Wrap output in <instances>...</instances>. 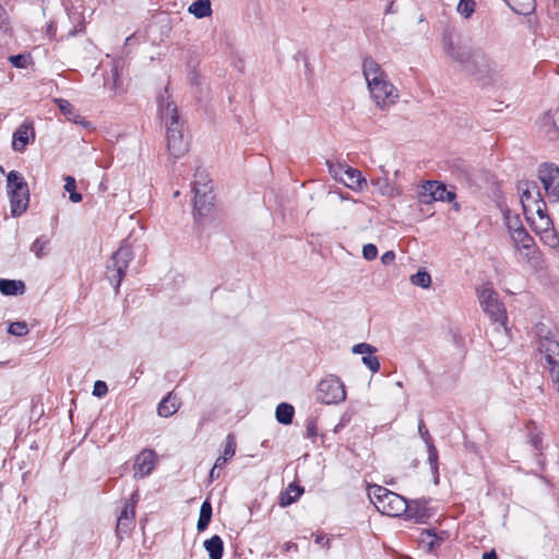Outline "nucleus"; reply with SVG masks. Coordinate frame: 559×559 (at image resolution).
Segmentation results:
<instances>
[{
	"label": "nucleus",
	"instance_id": "f257e3e1",
	"mask_svg": "<svg viewBox=\"0 0 559 559\" xmlns=\"http://www.w3.org/2000/svg\"><path fill=\"white\" fill-rule=\"evenodd\" d=\"M361 68L369 96L376 107L386 110L394 106L400 99V92L382 67L371 57H367L362 60Z\"/></svg>",
	"mask_w": 559,
	"mask_h": 559
},
{
	"label": "nucleus",
	"instance_id": "f03ea898",
	"mask_svg": "<svg viewBox=\"0 0 559 559\" xmlns=\"http://www.w3.org/2000/svg\"><path fill=\"white\" fill-rule=\"evenodd\" d=\"M158 114L166 128L168 152L175 158H180L188 152L189 142L183 133V122L178 108L169 96L159 97Z\"/></svg>",
	"mask_w": 559,
	"mask_h": 559
},
{
	"label": "nucleus",
	"instance_id": "7ed1b4c3",
	"mask_svg": "<svg viewBox=\"0 0 559 559\" xmlns=\"http://www.w3.org/2000/svg\"><path fill=\"white\" fill-rule=\"evenodd\" d=\"M368 497L376 509L382 514L389 516H401L406 514L407 518H416L406 499L396 492L389 490L379 485L368 487Z\"/></svg>",
	"mask_w": 559,
	"mask_h": 559
},
{
	"label": "nucleus",
	"instance_id": "20e7f679",
	"mask_svg": "<svg viewBox=\"0 0 559 559\" xmlns=\"http://www.w3.org/2000/svg\"><path fill=\"white\" fill-rule=\"evenodd\" d=\"M535 346L537 352L545 359L552 381L559 391V340L557 332L545 324L535 328Z\"/></svg>",
	"mask_w": 559,
	"mask_h": 559
},
{
	"label": "nucleus",
	"instance_id": "39448f33",
	"mask_svg": "<svg viewBox=\"0 0 559 559\" xmlns=\"http://www.w3.org/2000/svg\"><path fill=\"white\" fill-rule=\"evenodd\" d=\"M468 73L481 85H502L507 76L506 68L481 50L475 55L474 63Z\"/></svg>",
	"mask_w": 559,
	"mask_h": 559
},
{
	"label": "nucleus",
	"instance_id": "423d86ee",
	"mask_svg": "<svg viewBox=\"0 0 559 559\" xmlns=\"http://www.w3.org/2000/svg\"><path fill=\"white\" fill-rule=\"evenodd\" d=\"M194 217L198 222L209 217L214 212L211 179L206 174L198 173L193 182Z\"/></svg>",
	"mask_w": 559,
	"mask_h": 559
},
{
	"label": "nucleus",
	"instance_id": "0eeeda50",
	"mask_svg": "<svg viewBox=\"0 0 559 559\" xmlns=\"http://www.w3.org/2000/svg\"><path fill=\"white\" fill-rule=\"evenodd\" d=\"M7 188L10 199L12 216L23 214L29 202V190L24 177L15 170H11L7 176Z\"/></svg>",
	"mask_w": 559,
	"mask_h": 559
},
{
	"label": "nucleus",
	"instance_id": "6e6552de",
	"mask_svg": "<svg viewBox=\"0 0 559 559\" xmlns=\"http://www.w3.org/2000/svg\"><path fill=\"white\" fill-rule=\"evenodd\" d=\"M479 304L483 310L493 322H499L506 329L507 313L502 302L499 301L497 293L491 285L483 284L477 289Z\"/></svg>",
	"mask_w": 559,
	"mask_h": 559
},
{
	"label": "nucleus",
	"instance_id": "1a4fd4ad",
	"mask_svg": "<svg viewBox=\"0 0 559 559\" xmlns=\"http://www.w3.org/2000/svg\"><path fill=\"white\" fill-rule=\"evenodd\" d=\"M443 49L450 59L460 63L467 72H469L474 63L475 55L479 52V49H473L467 44L460 39H454L452 36L444 37Z\"/></svg>",
	"mask_w": 559,
	"mask_h": 559
},
{
	"label": "nucleus",
	"instance_id": "9d476101",
	"mask_svg": "<svg viewBox=\"0 0 559 559\" xmlns=\"http://www.w3.org/2000/svg\"><path fill=\"white\" fill-rule=\"evenodd\" d=\"M532 229L539 236L540 240L550 248L559 246V237L554 228L549 215L544 210L542 213H535L525 217Z\"/></svg>",
	"mask_w": 559,
	"mask_h": 559
},
{
	"label": "nucleus",
	"instance_id": "9b49d317",
	"mask_svg": "<svg viewBox=\"0 0 559 559\" xmlns=\"http://www.w3.org/2000/svg\"><path fill=\"white\" fill-rule=\"evenodd\" d=\"M317 399L323 404H340L346 399V390L342 380L336 376L322 379L317 388Z\"/></svg>",
	"mask_w": 559,
	"mask_h": 559
},
{
	"label": "nucleus",
	"instance_id": "f8f14e48",
	"mask_svg": "<svg viewBox=\"0 0 559 559\" xmlns=\"http://www.w3.org/2000/svg\"><path fill=\"white\" fill-rule=\"evenodd\" d=\"M417 198L423 204L452 202L455 199V193L448 191L447 186L440 181L427 180L418 186Z\"/></svg>",
	"mask_w": 559,
	"mask_h": 559
},
{
	"label": "nucleus",
	"instance_id": "ddd939ff",
	"mask_svg": "<svg viewBox=\"0 0 559 559\" xmlns=\"http://www.w3.org/2000/svg\"><path fill=\"white\" fill-rule=\"evenodd\" d=\"M329 170L335 179L342 181L353 191L360 192L367 188V179L362 176L361 171L356 168L345 164H329Z\"/></svg>",
	"mask_w": 559,
	"mask_h": 559
},
{
	"label": "nucleus",
	"instance_id": "4468645a",
	"mask_svg": "<svg viewBox=\"0 0 559 559\" xmlns=\"http://www.w3.org/2000/svg\"><path fill=\"white\" fill-rule=\"evenodd\" d=\"M519 190L521 191V203L525 217L546 210V203L535 182H522Z\"/></svg>",
	"mask_w": 559,
	"mask_h": 559
},
{
	"label": "nucleus",
	"instance_id": "2eb2a0df",
	"mask_svg": "<svg viewBox=\"0 0 559 559\" xmlns=\"http://www.w3.org/2000/svg\"><path fill=\"white\" fill-rule=\"evenodd\" d=\"M538 179L549 201H559V167L547 163L540 165L538 168Z\"/></svg>",
	"mask_w": 559,
	"mask_h": 559
},
{
	"label": "nucleus",
	"instance_id": "dca6fc26",
	"mask_svg": "<svg viewBox=\"0 0 559 559\" xmlns=\"http://www.w3.org/2000/svg\"><path fill=\"white\" fill-rule=\"evenodd\" d=\"M131 261V251L126 247H120L111 257L108 265L109 280L115 283L116 288L119 287L124 277L126 271Z\"/></svg>",
	"mask_w": 559,
	"mask_h": 559
},
{
	"label": "nucleus",
	"instance_id": "f3484780",
	"mask_svg": "<svg viewBox=\"0 0 559 559\" xmlns=\"http://www.w3.org/2000/svg\"><path fill=\"white\" fill-rule=\"evenodd\" d=\"M35 132L32 123H22L13 133L12 146L14 151L23 152L31 140H34Z\"/></svg>",
	"mask_w": 559,
	"mask_h": 559
},
{
	"label": "nucleus",
	"instance_id": "a211bd4d",
	"mask_svg": "<svg viewBox=\"0 0 559 559\" xmlns=\"http://www.w3.org/2000/svg\"><path fill=\"white\" fill-rule=\"evenodd\" d=\"M155 466V453L151 450L142 451L135 459L134 462V476L145 477L147 476Z\"/></svg>",
	"mask_w": 559,
	"mask_h": 559
},
{
	"label": "nucleus",
	"instance_id": "6ab92c4d",
	"mask_svg": "<svg viewBox=\"0 0 559 559\" xmlns=\"http://www.w3.org/2000/svg\"><path fill=\"white\" fill-rule=\"evenodd\" d=\"M134 504L127 503L117 521V535L119 538H122L124 534L129 533L134 526Z\"/></svg>",
	"mask_w": 559,
	"mask_h": 559
},
{
	"label": "nucleus",
	"instance_id": "aec40b11",
	"mask_svg": "<svg viewBox=\"0 0 559 559\" xmlns=\"http://www.w3.org/2000/svg\"><path fill=\"white\" fill-rule=\"evenodd\" d=\"M371 183L378 189L380 194L392 199L397 198L403 193L402 189L391 182L388 177L374 179Z\"/></svg>",
	"mask_w": 559,
	"mask_h": 559
},
{
	"label": "nucleus",
	"instance_id": "412c9836",
	"mask_svg": "<svg viewBox=\"0 0 559 559\" xmlns=\"http://www.w3.org/2000/svg\"><path fill=\"white\" fill-rule=\"evenodd\" d=\"M236 448H237L236 438L234 435L229 433L226 437V443H225L224 451H223L222 455H219L215 461V468H223L225 466V464L235 456Z\"/></svg>",
	"mask_w": 559,
	"mask_h": 559
},
{
	"label": "nucleus",
	"instance_id": "4be33fe9",
	"mask_svg": "<svg viewBox=\"0 0 559 559\" xmlns=\"http://www.w3.org/2000/svg\"><path fill=\"white\" fill-rule=\"evenodd\" d=\"M304 488L296 485L295 483H292L287 486L285 491L281 492L278 497V504L282 508L288 507L292 503L296 502L299 497L302 495Z\"/></svg>",
	"mask_w": 559,
	"mask_h": 559
},
{
	"label": "nucleus",
	"instance_id": "5701e85b",
	"mask_svg": "<svg viewBox=\"0 0 559 559\" xmlns=\"http://www.w3.org/2000/svg\"><path fill=\"white\" fill-rule=\"evenodd\" d=\"M180 406L179 399L169 393L165 399L160 401L157 407L158 415L162 417H169L174 415Z\"/></svg>",
	"mask_w": 559,
	"mask_h": 559
},
{
	"label": "nucleus",
	"instance_id": "b1692460",
	"mask_svg": "<svg viewBox=\"0 0 559 559\" xmlns=\"http://www.w3.org/2000/svg\"><path fill=\"white\" fill-rule=\"evenodd\" d=\"M0 292L5 296L22 295L25 292V284L22 281L0 280Z\"/></svg>",
	"mask_w": 559,
	"mask_h": 559
},
{
	"label": "nucleus",
	"instance_id": "393cba45",
	"mask_svg": "<svg viewBox=\"0 0 559 559\" xmlns=\"http://www.w3.org/2000/svg\"><path fill=\"white\" fill-rule=\"evenodd\" d=\"M204 548L209 552L211 559H222L224 552V544L218 535L212 536L204 542Z\"/></svg>",
	"mask_w": 559,
	"mask_h": 559
},
{
	"label": "nucleus",
	"instance_id": "a878e982",
	"mask_svg": "<svg viewBox=\"0 0 559 559\" xmlns=\"http://www.w3.org/2000/svg\"><path fill=\"white\" fill-rule=\"evenodd\" d=\"M511 238L519 250L531 249L534 245V239L528 235L524 227L522 229L514 230Z\"/></svg>",
	"mask_w": 559,
	"mask_h": 559
},
{
	"label": "nucleus",
	"instance_id": "bb28decb",
	"mask_svg": "<svg viewBox=\"0 0 559 559\" xmlns=\"http://www.w3.org/2000/svg\"><path fill=\"white\" fill-rule=\"evenodd\" d=\"M188 11L197 19L207 17L212 14L211 2L210 0H197L189 5Z\"/></svg>",
	"mask_w": 559,
	"mask_h": 559
},
{
	"label": "nucleus",
	"instance_id": "cd10ccee",
	"mask_svg": "<svg viewBox=\"0 0 559 559\" xmlns=\"http://www.w3.org/2000/svg\"><path fill=\"white\" fill-rule=\"evenodd\" d=\"M295 409L288 403H281L276 407V420L283 425H289L293 421Z\"/></svg>",
	"mask_w": 559,
	"mask_h": 559
},
{
	"label": "nucleus",
	"instance_id": "c85d7f7f",
	"mask_svg": "<svg viewBox=\"0 0 559 559\" xmlns=\"http://www.w3.org/2000/svg\"><path fill=\"white\" fill-rule=\"evenodd\" d=\"M516 13L526 14L534 8V0H504Z\"/></svg>",
	"mask_w": 559,
	"mask_h": 559
},
{
	"label": "nucleus",
	"instance_id": "c756f323",
	"mask_svg": "<svg viewBox=\"0 0 559 559\" xmlns=\"http://www.w3.org/2000/svg\"><path fill=\"white\" fill-rule=\"evenodd\" d=\"M211 516H212V506L209 501H204L201 506V509H200V516H199V520H198V530L199 531H204L210 521H211Z\"/></svg>",
	"mask_w": 559,
	"mask_h": 559
},
{
	"label": "nucleus",
	"instance_id": "7c9ffc66",
	"mask_svg": "<svg viewBox=\"0 0 559 559\" xmlns=\"http://www.w3.org/2000/svg\"><path fill=\"white\" fill-rule=\"evenodd\" d=\"M411 283L421 288H429L431 285V276L425 270H419L411 276Z\"/></svg>",
	"mask_w": 559,
	"mask_h": 559
},
{
	"label": "nucleus",
	"instance_id": "2f4dec72",
	"mask_svg": "<svg viewBox=\"0 0 559 559\" xmlns=\"http://www.w3.org/2000/svg\"><path fill=\"white\" fill-rule=\"evenodd\" d=\"M64 190L69 192V199L71 202L79 203L82 201V194L76 192V183L73 177L67 176L64 178Z\"/></svg>",
	"mask_w": 559,
	"mask_h": 559
},
{
	"label": "nucleus",
	"instance_id": "473e14b6",
	"mask_svg": "<svg viewBox=\"0 0 559 559\" xmlns=\"http://www.w3.org/2000/svg\"><path fill=\"white\" fill-rule=\"evenodd\" d=\"M49 240L37 238L31 246V251L37 257L43 258L48 252Z\"/></svg>",
	"mask_w": 559,
	"mask_h": 559
},
{
	"label": "nucleus",
	"instance_id": "72a5a7b5",
	"mask_svg": "<svg viewBox=\"0 0 559 559\" xmlns=\"http://www.w3.org/2000/svg\"><path fill=\"white\" fill-rule=\"evenodd\" d=\"M475 7V0H460L457 12L465 19H468L474 13Z\"/></svg>",
	"mask_w": 559,
	"mask_h": 559
},
{
	"label": "nucleus",
	"instance_id": "f704fd0d",
	"mask_svg": "<svg viewBox=\"0 0 559 559\" xmlns=\"http://www.w3.org/2000/svg\"><path fill=\"white\" fill-rule=\"evenodd\" d=\"M504 221H506L507 228L510 233V236L512 235V233L514 230L523 228V225L518 215H512L511 213L508 212L504 214Z\"/></svg>",
	"mask_w": 559,
	"mask_h": 559
},
{
	"label": "nucleus",
	"instance_id": "c9c22d12",
	"mask_svg": "<svg viewBox=\"0 0 559 559\" xmlns=\"http://www.w3.org/2000/svg\"><path fill=\"white\" fill-rule=\"evenodd\" d=\"M8 332L14 336H24L28 333V326L24 321L12 322L8 328Z\"/></svg>",
	"mask_w": 559,
	"mask_h": 559
},
{
	"label": "nucleus",
	"instance_id": "e433bc0d",
	"mask_svg": "<svg viewBox=\"0 0 559 559\" xmlns=\"http://www.w3.org/2000/svg\"><path fill=\"white\" fill-rule=\"evenodd\" d=\"M428 462L433 474L438 475V450L432 442H428Z\"/></svg>",
	"mask_w": 559,
	"mask_h": 559
},
{
	"label": "nucleus",
	"instance_id": "4c0bfd02",
	"mask_svg": "<svg viewBox=\"0 0 559 559\" xmlns=\"http://www.w3.org/2000/svg\"><path fill=\"white\" fill-rule=\"evenodd\" d=\"M13 67L19 69H25L29 64V57L25 55H15L9 58Z\"/></svg>",
	"mask_w": 559,
	"mask_h": 559
},
{
	"label": "nucleus",
	"instance_id": "58836bf2",
	"mask_svg": "<svg viewBox=\"0 0 559 559\" xmlns=\"http://www.w3.org/2000/svg\"><path fill=\"white\" fill-rule=\"evenodd\" d=\"M362 362L372 371L378 372L380 369L379 359L373 355L369 354L367 356H362Z\"/></svg>",
	"mask_w": 559,
	"mask_h": 559
},
{
	"label": "nucleus",
	"instance_id": "ea45409f",
	"mask_svg": "<svg viewBox=\"0 0 559 559\" xmlns=\"http://www.w3.org/2000/svg\"><path fill=\"white\" fill-rule=\"evenodd\" d=\"M353 352L355 354H360L362 356H367L369 354H374L376 352V348L373 346H371L370 344H367V343H359V344H356L354 347H353Z\"/></svg>",
	"mask_w": 559,
	"mask_h": 559
},
{
	"label": "nucleus",
	"instance_id": "a19ab883",
	"mask_svg": "<svg viewBox=\"0 0 559 559\" xmlns=\"http://www.w3.org/2000/svg\"><path fill=\"white\" fill-rule=\"evenodd\" d=\"M378 255V249L373 243H367L362 247V257L368 260L372 261Z\"/></svg>",
	"mask_w": 559,
	"mask_h": 559
},
{
	"label": "nucleus",
	"instance_id": "79ce46f5",
	"mask_svg": "<svg viewBox=\"0 0 559 559\" xmlns=\"http://www.w3.org/2000/svg\"><path fill=\"white\" fill-rule=\"evenodd\" d=\"M306 436L308 439L314 440L318 436V424L317 419H309L306 424Z\"/></svg>",
	"mask_w": 559,
	"mask_h": 559
},
{
	"label": "nucleus",
	"instance_id": "37998d69",
	"mask_svg": "<svg viewBox=\"0 0 559 559\" xmlns=\"http://www.w3.org/2000/svg\"><path fill=\"white\" fill-rule=\"evenodd\" d=\"M108 392V386L106 384V382L102 381V380H97L95 383H94V388H93V395L96 396V397H103L107 394Z\"/></svg>",
	"mask_w": 559,
	"mask_h": 559
},
{
	"label": "nucleus",
	"instance_id": "c03bdc74",
	"mask_svg": "<svg viewBox=\"0 0 559 559\" xmlns=\"http://www.w3.org/2000/svg\"><path fill=\"white\" fill-rule=\"evenodd\" d=\"M56 103L60 109V111L67 116V117H71V115L73 114L74 111V108L73 106L66 99H56Z\"/></svg>",
	"mask_w": 559,
	"mask_h": 559
},
{
	"label": "nucleus",
	"instance_id": "a18cd8bd",
	"mask_svg": "<svg viewBox=\"0 0 559 559\" xmlns=\"http://www.w3.org/2000/svg\"><path fill=\"white\" fill-rule=\"evenodd\" d=\"M421 542L425 543L429 549L433 548L436 542H437V537L435 534H432L431 532L427 531V532H424L423 535H421Z\"/></svg>",
	"mask_w": 559,
	"mask_h": 559
},
{
	"label": "nucleus",
	"instance_id": "49530a36",
	"mask_svg": "<svg viewBox=\"0 0 559 559\" xmlns=\"http://www.w3.org/2000/svg\"><path fill=\"white\" fill-rule=\"evenodd\" d=\"M418 432L427 445H428V442H432L429 431L427 430L423 420H420L418 424Z\"/></svg>",
	"mask_w": 559,
	"mask_h": 559
},
{
	"label": "nucleus",
	"instance_id": "de8ad7c7",
	"mask_svg": "<svg viewBox=\"0 0 559 559\" xmlns=\"http://www.w3.org/2000/svg\"><path fill=\"white\" fill-rule=\"evenodd\" d=\"M394 260H395V253L393 251H386L381 255V261L385 265L393 263Z\"/></svg>",
	"mask_w": 559,
	"mask_h": 559
},
{
	"label": "nucleus",
	"instance_id": "09e8293b",
	"mask_svg": "<svg viewBox=\"0 0 559 559\" xmlns=\"http://www.w3.org/2000/svg\"><path fill=\"white\" fill-rule=\"evenodd\" d=\"M314 542L318 545L325 546L329 548V540L325 538V536L321 533L314 534Z\"/></svg>",
	"mask_w": 559,
	"mask_h": 559
},
{
	"label": "nucleus",
	"instance_id": "8fccbe9b",
	"mask_svg": "<svg viewBox=\"0 0 559 559\" xmlns=\"http://www.w3.org/2000/svg\"><path fill=\"white\" fill-rule=\"evenodd\" d=\"M531 443L536 450H539L542 445V437L538 433L532 435Z\"/></svg>",
	"mask_w": 559,
	"mask_h": 559
},
{
	"label": "nucleus",
	"instance_id": "3c124183",
	"mask_svg": "<svg viewBox=\"0 0 559 559\" xmlns=\"http://www.w3.org/2000/svg\"><path fill=\"white\" fill-rule=\"evenodd\" d=\"M297 549H298L297 544H295V543H293V542H287V543H285V544L283 545V550H284L285 552H288V551H290V550H295V551H296Z\"/></svg>",
	"mask_w": 559,
	"mask_h": 559
},
{
	"label": "nucleus",
	"instance_id": "603ef678",
	"mask_svg": "<svg viewBox=\"0 0 559 559\" xmlns=\"http://www.w3.org/2000/svg\"><path fill=\"white\" fill-rule=\"evenodd\" d=\"M483 559H497V554L495 550H491V551H488V552H485L483 555Z\"/></svg>",
	"mask_w": 559,
	"mask_h": 559
},
{
	"label": "nucleus",
	"instance_id": "864d4df0",
	"mask_svg": "<svg viewBox=\"0 0 559 559\" xmlns=\"http://www.w3.org/2000/svg\"><path fill=\"white\" fill-rule=\"evenodd\" d=\"M218 468H215V465L212 467L211 472H210V479L213 480V479H216L219 477V474L216 473Z\"/></svg>",
	"mask_w": 559,
	"mask_h": 559
}]
</instances>
